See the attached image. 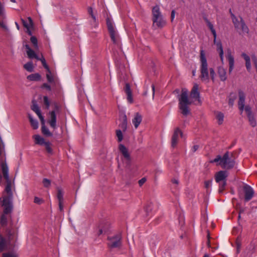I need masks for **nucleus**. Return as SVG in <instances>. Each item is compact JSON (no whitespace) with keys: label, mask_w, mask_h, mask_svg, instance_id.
Masks as SVG:
<instances>
[{"label":"nucleus","mask_w":257,"mask_h":257,"mask_svg":"<svg viewBox=\"0 0 257 257\" xmlns=\"http://www.w3.org/2000/svg\"><path fill=\"white\" fill-rule=\"evenodd\" d=\"M200 78L201 80L205 82H208L209 80V74L212 81L214 80L215 72L212 68H208V64L207 59L205 56V53L203 50H200Z\"/></svg>","instance_id":"obj_1"},{"label":"nucleus","mask_w":257,"mask_h":257,"mask_svg":"<svg viewBox=\"0 0 257 257\" xmlns=\"http://www.w3.org/2000/svg\"><path fill=\"white\" fill-rule=\"evenodd\" d=\"M178 107L180 112L184 116H187L190 114L189 105L192 104V101L188 98V91L186 88H182L181 93L178 97Z\"/></svg>","instance_id":"obj_2"},{"label":"nucleus","mask_w":257,"mask_h":257,"mask_svg":"<svg viewBox=\"0 0 257 257\" xmlns=\"http://www.w3.org/2000/svg\"><path fill=\"white\" fill-rule=\"evenodd\" d=\"M5 191L8 194L7 196H4L2 201V206L4 208L5 213H10L13 208L11 199L13 193L11 189V183L9 181L8 182Z\"/></svg>","instance_id":"obj_3"},{"label":"nucleus","mask_w":257,"mask_h":257,"mask_svg":"<svg viewBox=\"0 0 257 257\" xmlns=\"http://www.w3.org/2000/svg\"><path fill=\"white\" fill-rule=\"evenodd\" d=\"M234 165L233 154L228 151L223 155L222 160L218 163V165H220L223 169L227 170L233 168Z\"/></svg>","instance_id":"obj_4"},{"label":"nucleus","mask_w":257,"mask_h":257,"mask_svg":"<svg viewBox=\"0 0 257 257\" xmlns=\"http://www.w3.org/2000/svg\"><path fill=\"white\" fill-rule=\"evenodd\" d=\"M153 21L154 25L158 28H162L166 25V22L162 18L160 8L158 6H155L152 10Z\"/></svg>","instance_id":"obj_5"},{"label":"nucleus","mask_w":257,"mask_h":257,"mask_svg":"<svg viewBox=\"0 0 257 257\" xmlns=\"http://www.w3.org/2000/svg\"><path fill=\"white\" fill-rule=\"evenodd\" d=\"M231 18L236 29L241 30L243 33H248L249 29L241 17H239V20L232 13H231Z\"/></svg>","instance_id":"obj_6"},{"label":"nucleus","mask_w":257,"mask_h":257,"mask_svg":"<svg viewBox=\"0 0 257 257\" xmlns=\"http://www.w3.org/2000/svg\"><path fill=\"white\" fill-rule=\"evenodd\" d=\"M106 24L111 41L114 44L119 45L120 43L119 36L113 26L112 21L109 18L106 19Z\"/></svg>","instance_id":"obj_7"},{"label":"nucleus","mask_w":257,"mask_h":257,"mask_svg":"<svg viewBox=\"0 0 257 257\" xmlns=\"http://www.w3.org/2000/svg\"><path fill=\"white\" fill-rule=\"evenodd\" d=\"M119 150L123 156V162L125 165V167L129 168L131 165V159L127 149L122 144H119Z\"/></svg>","instance_id":"obj_8"},{"label":"nucleus","mask_w":257,"mask_h":257,"mask_svg":"<svg viewBox=\"0 0 257 257\" xmlns=\"http://www.w3.org/2000/svg\"><path fill=\"white\" fill-rule=\"evenodd\" d=\"M59 109V106L58 104H55V110H52L49 112V118L48 119V123L50 126L54 130L57 128L56 125V112L58 111Z\"/></svg>","instance_id":"obj_9"},{"label":"nucleus","mask_w":257,"mask_h":257,"mask_svg":"<svg viewBox=\"0 0 257 257\" xmlns=\"http://www.w3.org/2000/svg\"><path fill=\"white\" fill-rule=\"evenodd\" d=\"M9 239H6L2 234H0V252L11 249L12 245L10 241V232L9 233Z\"/></svg>","instance_id":"obj_10"},{"label":"nucleus","mask_w":257,"mask_h":257,"mask_svg":"<svg viewBox=\"0 0 257 257\" xmlns=\"http://www.w3.org/2000/svg\"><path fill=\"white\" fill-rule=\"evenodd\" d=\"M121 236L118 234L112 237H108V245L111 248L120 247L121 245Z\"/></svg>","instance_id":"obj_11"},{"label":"nucleus","mask_w":257,"mask_h":257,"mask_svg":"<svg viewBox=\"0 0 257 257\" xmlns=\"http://www.w3.org/2000/svg\"><path fill=\"white\" fill-rule=\"evenodd\" d=\"M213 37H214V40L213 42L215 45L216 46V50L219 53V55L220 58V60L221 61L222 63H223V47L222 46V44L220 41H216V33L215 30L213 31V32H211Z\"/></svg>","instance_id":"obj_12"},{"label":"nucleus","mask_w":257,"mask_h":257,"mask_svg":"<svg viewBox=\"0 0 257 257\" xmlns=\"http://www.w3.org/2000/svg\"><path fill=\"white\" fill-rule=\"evenodd\" d=\"M243 191L244 194V201L248 202L253 197L254 193V191L253 189L248 185H245L243 186Z\"/></svg>","instance_id":"obj_13"},{"label":"nucleus","mask_w":257,"mask_h":257,"mask_svg":"<svg viewBox=\"0 0 257 257\" xmlns=\"http://www.w3.org/2000/svg\"><path fill=\"white\" fill-rule=\"evenodd\" d=\"M183 135V133L179 127H177L174 130V133L171 139V146L173 148H175L178 142L179 136Z\"/></svg>","instance_id":"obj_14"},{"label":"nucleus","mask_w":257,"mask_h":257,"mask_svg":"<svg viewBox=\"0 0 257 257\" xmlns=\"http://www.w3.org/2000/svg\"><path fill=\"white\" fill-rule=\"evenodd\" d=\"M238 108L241 111V113H242L244 110V106L245 105V94L242 90H239L238 91Z\"/></svg>","instance_id":"obj_15"},{"label":"nucleus","mask_w":257,"mask_h":257,"mask_svg":"<svg viewBox=\"0 0 257 257\" xmlns=\"http://www.w3.org/2000/svg\"><path fill=\"white\" fill-rule=\"evenodd\" d=\"M226 58L229 64L228 72L229 73H231L234 68V60L233 56L231 54V51L229 49L227 50Z\"/></svg>","instance_id":"obj_16"},{"label":"nucleus","mask_w":257,"mask_h":257,"mask_svg":"<svg viewBox=\"0 0 257 257\" xmlns=\"http://www.w3.org/2000/svg\"><path fill=\"white\" fill-rule=\"evenodd\" d=\"M227 174L225 171H220L217 172L215 175V180L217 183H220L226 181Z\"/></svg>","instance_id":"obj_17"},{"label":"nucleus","mask_w":257,"mask_h":257,"mask_svg":"<svg viewBox=\"0 0 257 257\" xmlns=\"http://www.w3.org/2000/svg\"><path fill=\"white\" fill-rule=\"evenodd\" d=\"M25 48L26 49V53L29 58L31 59L35 58L37 60H39V57L36 54L35 52L32 50L28 45H26Z\"/></svg>","instance_id":"obj_18"},{"label":"nucleus","mask_w":257,"mask_h":257,"mask_svg":"<svg viewBox=\"0 0 257 257\" xmlns=\"http://www.w3.org/2000/svg\"><path fill=\"white\" fill-rule=\"evenodd\" d=\"M190 95L192 98L197 99L198 101H200V93L198 91V85L197 84L194 85L191 91Z\"/></svg>","instance_id":"obj_19"},{"label":"nucleus","mask_w":257,"mask_h":257,"mask_svg":"<svg viewBox=\"0 0 257 257\" xmlns=\"http://www.w3.org/2000/svg\"><path fill=\"white\" fill-rule=\"evenodd\" d=\"M119 120L120 121L119 127L121 128L122 131L124 132L127 128V117L126 115L124 114L121 115Z\"/></svg>","instance_id":"obj_20"},{"label":"nucleus","mask_w":257,"mask_h":257,"mask_svg":"<svg viewBox=\"0 0 257 257\" xmlns=\"http://www.w3.org/2000/svg\"><path fill=\"white\" fill-rule=\"evenodd\" d=\"M109 227V223L108 222L101 223L99 226L98 235H100L107 231Z\"/></svg>","instance_id":"obj_21"},{"label":"nucleus","mask_w":257,"mask_h":257,"mask_svg":"<svg viewBox=\"0 0 257 257\" xmlns=\"http://www.w3.org/2000/svg\"><path fill=\"white\" fill-rule=\"evenodd\" d=\"M142 120V115L138 112L135 113L133 123L136 128H138Z\"/></svg>","instance_id":"obj_22"},{"label":"nucleus","mask_w":257,"mask_h":257,"mask_svg":"<svg viewBox=\"0 0 257 257\" xmlns=\"http://www.w3.org/2000/svg\"><path fill=\"white\" fill-rule=\"evenodd\" d=\"M218 73L221 81H224L226 79L227 77L226 70L222 67H218Z\"/></svg>","instance_id":"obj_23"},{"label":"nucleus","mask_w":257,"mask_h":257,"mask_svg":"<svg viewBox=\"0 0 257 257\" xmlns=\"http://www.w3.org/2000/svg\"><path fill=\"white\" fill-rule=\"evenodd\" d=\"M33 138L35 140V143L36 144L43 145H45L47 142L45 141V140L43 138L41 137L39 135H35L33 136Z\"/></svg>","instance_id":"obj_24"},{"label":"nucleus","mask_w":257,"mask_h":257,"mask_svg":"<svg viewBox=\"0 0 257 257\" xmlns=\"http://www.w3.org/2000/svg\"><path fill=\"white\" fill-rule=\"evenodd\" d=\"M216 118L217 119V122L219 124H221L223 123L224 119V114L220 111H216L215 112Z\"/></svg>","instance_id":"obj_25"},{"label":"nucleus","mask_w":257,"mask_h":257,"mask_svg":"<svg viewBox=\"0 0 257 257\" xmlns=\"http://www.w3.org/2000/svg\"><path fill=\"white\" fill-rule=\"evenodd\" d=\"M46 77L47 80L50 83H53L54 84H56L57 80L55 79L54 76L52 75L51 72L50 70L47 71V73L46 74Z\"/></svg>","instance_id":"obj_26"},{"label":"nucleus","mask_w":257,"mask_h":257,"mask_svg":"<svg viewBox=\"0 0 257 257\" xmlns=\"http://www.w3.org/2000/svg\"><path fill=\"white\" fill-rule=\"evenodd\" d=\"M41 78V76L39 73L32 74L27 76V79L30 81H39Z\"/></svg>","instance_id":"obj_27"},{"label":"nucleus","mask_w":257,"mask_h":257,"mask_svg":"<svg viewBox=\"0 0 257 257\" xmlns=\"http://www.w3.org/2000/svg\"><path fill=\"white\" fill-rule=\"evenodd\" d=\"M28 117L30 121L31 125L33 128L35 130L37 129L38 128V121L36 119H34L30 114H28Z\"/></svg>","instance_id":"obj_28"},{"label":"nucleus","mask_w":257,"mask_h":257,"mask_svg":"<svg viewBox=\"0 0 257 257\" xmlns=\"http://www.w3.org/2000/svg\"><path fill=\"white\" fill-rule=\"evenodd\" d=\"M2 169L4 178L8 180H9V174H8V167L6 164H2Z\"/></svg>","instance_id":"obj_29"},{"label":"nucleus","mask_w":257,"mask_h":257,"mask_svg":"<svg viewBox=\"0 0 257 257\" xmlns=\"http://www.w3.org/2000/svg\"><path fill=\"white\" fill-rule=\"evenodd\" d=\"M57 198L58 200V201L59 202H63L64 193H63L62 189L60 187H57Z\"/></svg>","instance_id":"obj_30"},{"label":"nucleus","mask_w":257,"mask_h":257,"mask_svg":"<svg viewBox=\"0 0 257 257\" xmlns=\"http://www.w3.org/2000/svg\"><path fill=\"white\" fill-rule=\"evenodd\" d=\"M28 19L29 22H27L24 19H21V21H22L23 26L27 29L30 28V27L32 26L33 25V21H32V19L30 17H28Z\"/></svg>","instance_id":"obj_31"},{"label":"nucleus","mask_w":257,"mask_h":257,"mask_svg":"<svg viewBox=\"0 0 257 257\" xmlns=\"http://www.w3.org/2000/svg\"><path fill=\"white\" fill-rule=\"evenodd\" d=\"M248 121L252 127H255L256 125V121L253 114L247 116Z\"/></svg>","instance_id":"obj_32"},{"label":"nucleus","mask_w":257,"mask_h":257,"mask_svg":"<svg viewBox=\"0 0 257 257\" xmlns=\"http://www.w3.org/2000/svg\"><path fill=\"white\" fill-rule=\"evenodd\" d=\"M24 68L28 71L32 72L34 71V67L32 62H29L24 65Z\"/></svg>","instance_id":"obj_33"},{"label":"nucleus","mask_w":257,"mask_h":257,"mask_svg":"<svg viewBox=\"0 0 257 257\" xmlns=\"http://www.w3.org/2000/svg\"><path fill=\"white\" fill-rule=\"evenodd\" d=\"M42 133L47 137H51L52 136V134L50 132L49 129L45 126H42Z\"/></svg>","instance_id":"obj_34"},{"label":"nucleus","mask_w":257,"mask_h":257,"mask_svg":"<svg viewBox=\"0 0 257 257\" xmlns=\"http://www.w3.org/2000/svg\"><path fill=\"white\" fill-rule=\"evenodd\" d=\"M8 213H5L2 215L1 217L0 223L2 226H5L7 224V218L5 214H7Z\"/></svg>","instance_id":"obj_35"},{"label":"nucleus","mask_w":257,"mask_h":257,"mask_svg":"<svg viewBox=\"0 0 257 257\" xmlns=\"http://www.w3.org/2000/svg\"><path fill=\"white\" fill-rule=\"evenodd\" d=\"M219 183V192L222 193L223 191L224 190L225 186H226V181H224L223 182H220Z\"/></svg>","instance_id":"obj_36"},{"label":"nucleus","mask_w":257,"mask_h":257,"mask_svg":"<svg viewBox=\"0 0 257 257\" xmlns=\"http://www.w3.org/2000/svg\"><path fill=\"white\" fill-rule=\"evenodd\" d=\"M116 135L117 138L118 142H120L123 140V135L121 130H118L116 131Z\"/></svg>","instance_id":"obj_37"},{"label":"nucleus","mask_w":257,"mask_h":257,"mask_svg":"<svg viewBox=\"0 0 257 257\" xmlns=\"http://www.w3.org/2000/svg\"><path fill=\"white\" fill-rule=\"evenodd\" d=\"M42 183L45 188H49L51 185V182L50 180L44 178L43 180Z\"/></svg>","instance_id":"obj_38"},{"label":"nucleus","mask_w":257,"mask_h":257,"mask_svg":"<svg viewBox=\"0 0 257 257\" xmlns=\"http://www.w3.org/2000/svg\"><path fill=\"white\" fill-rule=\"evenodd\" d=\"M153 203L152 202L148 203L145 207V210L147 214H149L152 210Z\"/></svg>","instance_id":"obj_39"},{"label":"nucleus","mask_w":257,"mask_h":257,"mask_svg":"<svg viewBox=\"0 0 257 257\" xmlns=\"http://www.w3.org/2000/svg\"><path fill=\"white\" fill-rule=\"evenodd\" d=\"M2 20H0V27L3 28L6 31H8L9 29L7 26L6 22L4 21V19H1Z\"/></svg>","instance_id":"obj_40"},{"label":"nucleus","mask_w":257,"mask_h":257,"mask_svg":"<svg viewBox=\"0 0 257 257\" xmlns=\"http://www.w3.org/2000/svg\"><path fill=\"white\" fill-rule=\"evenodd\" d=\"M39 60L41 61L43 67L47 70V71L50 70L49 68L48 65L47 64V63L46 62L45 59H44V58L43 56H42L41 58H39Z\"/></svg>","instance_id":"obj_41"},{"label":"nucleus","mask_w":257,"mask_h":257,"mask_svg":"<svg viewBox=\"0 0 257 257\" xmlns=\"http://www.w3.org/2000/svg\"><path fill=\"white\" fill-rule=\"evenodd\" d=\"M32 109L36 112V114L41 112L39 107L36 103L33 102V105L32 106Z\"/></svg>","instance_id":"obj_42"},{"label":"nucleus","mask_w":257,"mask_h":257,"mask_svg":"<svg viewBox=\"0 0 257 257\" xmlns=\"http://www.w3.org/2000/svg\"><path fill=\"white\" fill-rule=\"evenodd\" d=\"M204 20H205V22L206 23V24L207 25V26L208 27V28L210 30L211 32H213V31L215 30L214 29L213 24H211V23L208 20L207 18H204Z\"/></svg>","instance_id":"obj_43"},{"label":"nucleus","mask_w":257,"mask_h":257,"mask_svg":"<svg viewBox=\"0 0 257 257\" xmlns=\"http://www.w3.org/2000/svg\"><path fill=\"white\" fill-rule=\"evenodd\" d=\"M244 110L246 112L247 116L248 115L253 114L252 113V111H251V108L249 105H247L246 106L244 105Z\"/></svg>","instance_id":"obj_44"},{"label":"nucleus","mask_w":257,"mask_h":257,"mask_svg":"<svg viewBox=\"0 0 257 257\" xmlns=\"http://www.w3.org/2000/svg\"><path fill=\"white\" fill-rule=\"evenodd\" d=\"M30 40H31V42H32V43L34 45L35 48L38 49V42H37V39L36 37H35L34 36H32V37H31Z\"/></svg>","instance_id":"obj_45"},{"label":"nucleus","mask_w":257,"mask_h":257,"mask_svg":"<svg viewBox=\"0 0 257 257\" xmlns=\"http://www.w3.org/2000/svg\"><path fill=\"white\" fill-rule=\"evenodd\" d=\"M6 16L4 13V7L0 2V19H5Z\"/></svg>","instance_id":"obj_46"},{"label":"nucleus","mask_w":257,"mask_h":257,"mask_svg":"<svg viewBox=\"0 0 257 257\" xmlns=\"http://www.w3.org/2000/svg\"><path fill=\"white\" fill-rule=\"evenodd\" d=\"M44 145L45 146V149L47 152L50 154H51L52 153V149L51 147V143L49 142H47Z\"/></svg>","instance_id":"obj_47"},{"label":"nucleus","mask_w":257,"mask_h":257,"mask_svg":"<svg viewBox=\"0 0 257 257\" xmlns=\"http://www.w3.org/2000/svg\"><path fill=\"white\" fill-rule=\"evenodd\" d=\"M2 257H17V255L14 252H7L4 253Z\"/></svg>","instance_id":"obj_48"},{"label":"nucleus","mask_w":257,"mask_h":257,"mask_svg":"<svg viewBox=\"0 0 257 257\" xmlns=\"http://www.w3.org/2000/svg\"><path fill=\"white\" fill-rule=\"evenodd\" d=\"M124 91L126 94L132 93V90L130 85L128 83H126L124 87Z\"/></svg>","instance_id":"obj_49"},{"label":"nucleus","mask_w":257,"mask_h":257,"mask_svg":"<svg viewBox=\"0 0 257 257\" xmlns=\"http://www.w3.org/2000/svg\"><path fill=\"white\" fill-rule=\"evenodd\" d=\"M44 99V103L45 105H46V108L47 109H49L50 106V102L48 99V97L46 96H44L43 98Z\"/></svg>","instance_id":"obj_50"},{"label":"nucleus","mask_w":257,"mask_h":257,"mask_svg":"<svg viewBox=\"0 0 257 257\" xmlns=\"http://www.w3.org/2000/svg\"><path fill=\"white\" fill-rule=\"evenodd\" d=\"M222 157H221V156L218 155L214 160L210 161V162L211 163H219V162H221V161L222 160ZM217 165H218V164H217Z\"/></svg>","instance_id":"obj_51"},{"label":"nucleus","mask_w":257,"mask_h":257,"mask_svg":"<svg viewBox=\"0 0 257 257\" xmlns=\"http://www.w3.org/2000/svg\"><path fill=\"white\" fill-rule=\"evenodd\" d=\"M88 12L89 14L90 15H91V16L92 18L93 19V20L94 21H96V18H95V16L93 14V10H92V8H91V7L88 8Z\"/></svg>","instance_id":"obj_52"},{"label":"nucleus","mask_w":257,"mask_h":257,"mask_svg":"<svg viewBox=\"0 0 257 257\" xmlns=\"http://www.w3.org/2000/svg\"><path fill=\"white\" fill-rule=\"evenodd\" d=\"M212 181L211 180H207L204 182L205 187L206 189H208L211 185Z\"/></svg>","instance_id":"obj_53"},{"label":"nucleus","mask_w":257,"mask_h":257,"mask_svg":"<svg viewBox=\"0 0 257 257\" xmlns=\"http://www.w3.org/2000/svg\"><path fill=\"white\" fill-rule=\"evenodd\" d=\"M34 202L35 203L40 204L43 202V200L42 199H41L38 197H35L34 198Z\"/></svg>","instance_id":"obj_54"},{"label":"nucleus","mask_w":257,"mask_h":257,"mask_svg":"<svg viewBox=\"0 0 257 257\" xmlns=\"http://www.w3.org/2000/svg\"><path fill=\"white\" fill-rule=\"evenodd\" d=\"M127 95V100L130 103H132L133 102V98L132 96V93L130 94H126Z\"/></svg>","instance_id":"obj_55"},{"label":"nucleus","mask_w":257,"mask_h":257,"mask_svg":"<svg viewBox=\"0 0 257 257\" xmlns=\"http://www.w3.org/2000/svg\"><path fill=\"white\" fill-rule=\"evenodd\" d=\"M241 56L244 58L245 62L249 61L250 60V57L244 53H242Z\"/></svg>","instance_id":"obj_56"},{"label":"nucleus","mask_w":257,"mask_h":257,"mask_svg":"<svg viewBox=\"0 0 257 257\" xmlns=\"http://www.w3.org/2000/svg\"><path fill=\"white\" fill-rule=\"evenodd\" d=\"M42 88H46L48 90L51 91V87L50 85L48 84L47 83H44L41 86Z\"/></svg>","instance_id":"obj_57"},{"label":"nucleus","mask_w":257,"mask_h":257,"mask_svg":"<svg viewBox=\"0 0 257 257\" xmlns=\"http://www.w3.org/2000/svg\"><path fill=\"white\" fill-rule=\"evenodd\" d=\"M245 66L247 71H249L251 68L250 60L249 61L245 62Z\"/></svg>","instance_id":"obj_58"},{"label":"nucleus","mask_w":257,"mask_h":257,"mask_svg":"<svg viewBox=\"0 0 257 257\" xmlns=\"http://www.w3.org/2000/svg\"><path fill=\"white\" fill-rule=\"evenodd\" d=\"M146 181V179L145 178H142L139 181V184L140 186H142V185H143L145 183Z\"/></svg>","instance_id":"obj_59"},{"label":"nucleus","mask_w":257,"mask_h":257,"mask_svg":"<svg viewBox=\"0 0 257 257\" xmlns=\"http://www.w3.org/2000/svg\"><path fill=\"white\" fill-rule=\"evenodd\" d=\"M176 12L175 10H172L171 12V19L172 22L175 18Z\"/></svg>","instance_id":"obj_60"},{"label":"nucleus","mask_w":257,"mask_h":257,"mask_svg":"<svg viewBox=\"0 0 257 257\" xmlns=\"http://www.w3.org/2000/svg\"><path fill=\"white\" fill-rule=\"evenodd\" d=\"M59 210L62 211L63 210V202H59Z\"/></svg>","instance_id":"obj_61"},{"label":"nucleus","mask_w":257,"mask_h":257,"mask_svg":"<svg viewBox=\"0 0 257 257\" xmlns=\"http://www.w3.org/2000/svg\"><path fill=\"white\" fill-rule=\"evenodd\" d=\"M4 146L3 144L0 142V156L3 154Z\"/></svg>","instance_id":"obj_62"},{"label":"nucleus","mask_w":257,"mask_h":257,"mask_svg":"<svg viewBox=\"0 0 257 257\" xmlns=\"http://www.w3.org/2000/svg\"><path fill=\"white\" fill-rule=\"evenodd\" d=\"M199 148V146L198 145H194L192 149V150L193 152H195Z\"/></svg>","instance_id":"obj_63"},{"label":"nucleus","mask_w":257,"mask_h":257,"mask_svg":"<svg viewBox=\"0 0 257 257\" xmlns=\"http://www.w3.org/2000/svg\"><path fill=\"white\" fill-rule=\"evenodd\" d=\"M233 102H234V99H232L230 98L229 99V101H228L229 105L230 106H232L233 104Z\"/></svg>","instance_id":"obj_64"}]
</instances>
